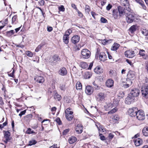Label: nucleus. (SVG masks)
Wrapping results in <instances>:
<instances>
[{
	"label": "nucleus",
	"instance_id": "3c124183",
	"mask_svg": "<svg viewBox=\"0 0 148 148\" xmlns=\"http://www.w3.org/2000/svg\"><path fill=\"white\" fill-rule=\"evenodd\" d=\"M145 52V51L143 49L140 50L139 51L140 55L142 56H145V55L144 53Z\"/></svg>",
	"mask_w": 148,
	"mask_h": 148
},
{
	"label": "nucleus",
	"instance_id": "7c9ffc66",
	"mask_svg": "<svg viewBox=\"0 0 148 148\" xmlns=\"http://www.w3.org/2000/svg\"><path fill=\"white\" fill-rule=\"evenodd\" d=\"M26 133L28 134H35L37 133L36 132H34V131L30 128H28L26 131Z\"/></svg>",
	"mask_w": 148,
	"mask_h": 148
},
{
	"label": "nucleus",
	"instance_id": "0e129e2a",
	"mask_svg": "<svg viewBox=\"0 0 148 148\" xmlns=\"http://www.w3.org/2000/svg\"><path fill=\"white\" fill-rule=\"evenodd\" d=\"M71 6L74 9L76 10H78L76 6V5L74 4H73V3L72 4H71Z\"/></svg>",
	"mask_w": 148,
	"mask_h": 148
},
{
	"label": "nucleus",
	"instance_id": "bf43d9fd",
	"mask_svg": "<svg viewBox=\"0 0 148 148\" xmlns=\"http://www.w3.org/2000/svg\"><path fill=\"white\" fill-rule=\"evenodd\" d=\"M69 131V129H66L64 130L63 132V135H66L67 133Z\"/></svg>",
	"mask_w": 148,
	"mask_h": 148
},
{
	"label": "nucleus",
	"instance_id": "4c0bfd02",
	"mask_svg": "<svg viewBox=\"0 0 148 148\" xmlns=\"http://www.w3.org/2000/svg\"><path fill=\"white\" fill-rule=\"evenodd\" d=\"M14 30H12L7 32L6 33V35L7 36L10 37L12 35L14 34Z\"/></svg>",
	"mask_w": 148,
	"mask_h": 148
},
{
	"label": "nucleus",
	"instance_id": "393cba45",
	"mask_svg": "<svg viewBox=\"0 0 148 148\" xmlns=\"http://www.w3.org/2000/svg\"><path fill=\"white\" fill-rule=\"evenodd\" d=\"M69 36L68 35L66 34H65L63 36V40L64 42L65 43L67 44L69 42Z\"/></svg>",
	"mask_w": 148,
	"mask_h": 148
},
{
	"label": "nucleus",
	"instance_id": "473e14b6",
	"mask_svg": "<svg viewBox=\"0 0 148 148\" xmlns=\"http://www.w3.org/2000/svg\"><path fill=\"white\" fill-rule=\"evenodd\" d=\"M117 96L119 98V99L122 98L124 97V93L123 91H119L117 94Z\"/></svg>",
	"mask_w": 148,
	"mask_h": 148
},
{
	"label": "nucleus",
	"instance_id": "4468645a",
	"mask_svg": "<svg viewBox=\"0 0 148 148\" xmlns=\"http://www.w3.org/2000/svg\"><path fill=\"white\" fill-rule=\"evenodd\" d=\"M99 59L102 61H105L107 59V55L104 52H101L99 55Z\"/></svg>",
	"mask_w": 148,
	"mask_h": 148
},
{
	"label": "nucleus",
	"instance_id": "a211bd4d",
	"mask_svg": "<svg viewBox=\"0 0 148 148\" xmlns=\"http://www.w3.org/2000/svg\"><path fill=\"white\" fill-rule=\"evenodd\" d=\"M59 59H60L58 58V56L57 55H54L52 58H50L49 62L51 63H56L57 61L59 60Z\"/></svg>",
	"mask_w": 148,
	"mask_h": 148
},
{
	"label": "nucleus",
	"instance_id": "09e8293b",
	"mask_svg": "<svg viewBox=\"0 0 148 148\" xmlns=\"http://www.w3.org/2000/svg\"><path fill=\"white\" fill-rule=\"evenodd\" d=\"M56 121L57 122V123L58 124V125H60L62 124L61 121L59 118H57L56 119Z\"/></svg>",
	"mask_w": 148,
	"mask_h": 148
},
{
	"label": "nucleus",
	"instance_id": "aec40b11",
	"mask_svg": "<svg viewBox=\"0 0 148 148\" xmlns=\"http://www.w3.org/2000/svg\"><path fill=\"white\" fill-rule=\"evenodd\" d=\"M114 82L111 79H109L106 82V85L108 87H111L113 86Z\"/></svg>",
	"mask_w": 148,
	"mask_h": 148
},
{
	"label": "nucleus",
	"instance_id": "f257e3e1",
	"mask_svg": "<svg viewBox=\"0 0 148 148\" xmlns=\"http://www.w3.org/2000/svg\"><path fill=\"white\" fill-rule=\"evenodd\" d=\"M127 14H126L125 16L127 22L129 23L133 22L134 20L135 14L129 10L128 11Z\"/></svg>",
	"mask_w": 148,
	"mask_h": 148
},
{
	"label": "nucleus",
	"instance_id": "37998d69",
	"mask_svg": "<svg viewBox=\"0 0 148 148\" xmlns=\"http://www.w3.org/2000/svg\"><path fill=\"white\" fill-rule=\"evenodd\" d=\"M132 83V79L130 78H127L126 80V83L128 84L130 86H131Z\"/></svg>",
	"mask_w": 148,
	"mask_h": 148
},
{
	"label": "nucleus",
	"instance_id": "c85d7f7f",
	"mask_svg": "<svg viewBox=\"0 0 148 148\" xmlns=\"http://www.w3.org/2000/svg\"><path fill=\"white\" fill-rule=\"evenodd\" d=\"M114 107L112 104V103H110L105 105L104 106L105 109L106 110H109L112 107Z\"/></svg>",
	"mask_w": 148,
	"mask_h": 148
},
{
	"label": "nucleus",
	"instance_id": "b1692460",
	"mask_svg": "<svg viewBox=\"0 0 148 148\" xmlns=\"http://www.w3.org/2000/svg\"><path fill=\"white\" fill-rule=\"evenodd\" d=\"M120 46V45L116 43H114L112 46L111 49L113 51H116Z\"/></svg>",
	"mask_w": 148,
	"mask_h": 148
},
{
	"label": "nucleus",
	"instance_id": "412c9836",
	"mask_svg": "<svg viewBox=\"0 0 148 148\" xmlns=\"http://www.w3.org/2000/svg\"><path fill=\"white\" fill-rule=\"evenodd\" d=\"M112 16L115 19L119 18V13L117 10H114L112 11Z\"/></svg>",
	"mask_w": 148,
	"mask_h": 148
},
{
	"label": "nucleus",
	"instance_id": "dca6fc26",
	"mask_svg": "<svg viewBox=\"0 0 148 148\" xmlns=\"http://www.w3.org/2000/svg\"><path fill=\"white\" fill-rule=\"evenodd\" d=\"M135 145L136 146H139L143 144V140L140 138H137L134 140Z\"/></svg>",
	"mask_w": 148,
	"mask_h": 148
},
{
	"label": "nucleus",
	"instance_id": "a18cd8bd",
	"mask_svg": "<svg viewBox=\"0 0 148 148\" xmlns=\"http://www.w3.org/2000/svg\"><path fill=\"white\" fill-rule=\"evenodd\" d=\"M142 32L143 34L145 36H147L148 35V30L146 29H143Z\"/></svg>",
	"mask_w": 148,
	"mask_h": 148
},
{
	"label": "nucleus",
	"instance_id": "0eeeda50",
	"mask_svg": "<svg viewBox=\"0 0 148 148\" xmlns=\"http://www.w3.org/2000/svg\"><path fill=\"white\" fill-rule=\"evenodd\" d=\"M124 54L126 57L129 58H132L136 55L134 51L130 50L126 51Z\"/></svg>",
	"mask_w": 148,
	"mask_h": 148
},
{
	"label": "nucleus",
	"instance_id": "c756f323",
	"mask_svg": "<svg viewBox=\"0 0 148 148\" xmlns=\"http://www.w3.org/2000/svg\"><path fill=\"white\" fill-rule=\"evenodd\" d=\"M91 76L90 73L89 72H85L84 74V77L85 79H89Z\"/></svg>",
	"mask_w": 148,
	"mask_h": 148
},
{
	"label": "nucleus",
	"instance_id": "72a5a7b5",
	"mask_svg": "<svg viewBox=\"0 0 148 148\" xmlns=\"http://www.w3.org/2000/svg\"><path fill=\"white\" fill-rule=\"evenodd\" d=\"M54 98L55 99L59 101L61 99V96L57 93L56 92L54 95Z\"/></svg>",
	"mask_w": 148,
	"mask_h": 148
},
{
	"label": "nucleus",
	"instance_id": "e2e57ef3",
	"mask_svg": "<svg viewBox=\"0 0 148 148\" xmlns=\"http://www.w3.org/2000/svg\"><path fill=\"white\" fill-rule=\"evenodd\" d=\"M114 136V135L112 133H110L109 134V138L110 139H112V138H113Z\"/></svg>",
	"mask_w": 148,
	"mask_h": 148
},
{
	"label": "nucleus",
	"instance_id": "774afa93",
	"mask_svg": "<svg viewBox=\"0 0 148 148\" xmlns=\"http://www.w3.org/2000/svg\"><path fill=\"white\" fill-rule=\"evenodd\" d=\"M57 146V144H54V145L50 147L49 148H59Z\"/></svg>",
	"mask_w": 148,
	"mask_h": 148
},
{
	"label": "nucleus",
	"instance_id": "de8ad7c7",
	"mask_svg": "<svg viewBox=\"0 0 148 148\" xmlns=\"http://www.w3.org/2000/svg\"><path fill=\"white\" fill-rule=\"evenodd\" d=\"M116 108H114L110 111L108 112V114H112L115 112H116Z\"/></svg>",
	"mask_w": 148,
	"mask_h": 148
},
{
	"label": "nucleus",
	"instance_id": "9d476101",
	"mask_svg": "<svg viewBox=\"0 0 148 148\" xmlns=\"http://www.w3.org/2000/svg\"><path fill=\"white\" fill-rule=\"evenodd\" d=\"M96 98L97 101H102L104 100L105 96L103 93H100L96 95Z\"/></svg>",
	"mask_w": 148,
	"mask_h": 148
},
{
	"label": "nucleus",
	"instance_id": "f704fd0d",
	"mask_svg": "<svg viewBox=\"0 0 148 148\" xmlns=\"http://www.w3.org/2000/svg\"><path fill=\"white\" fill-rule=\"evenodd\" d=\"M70 110L71 109L69 108L67 109L65 111V115H70L72 114L73 112L72 111H70Z\"/></svg>",
	"mask_w": 148,
	"mask_h": 148
},
{
	"label": "nucleus",
	"instance_id": "58836bf2",
	"mask_svg": "<svg viewBox=\"0 0 148 148\" xmlns=\"http://www.w3.org/2000/svg\"><path fill=\"white\" fill-rule=\"evenodd\" d=\"M112 39H104L103 40L102 42V43L103 44H106L108 43H110L112 42Z\"/></svg>",
	"mask_w": 148,
	"mask_h": 148
},
{
	"label": "nucleus",
	"instance_id": "4d7b16f0",
	"mask_svg": "<svg viewBox=\"0 0 148 148\" xmlns=\"http://www.w3.org/2000/svg\"><path fill=\"white\" fill-rule=\"evenodd\" d=\"M112 7V5L110 4H109L106 7V9L107 10L109 11L111 8Z\"/></svg>",
	"mask_w": 148,
	"mask_h": 148
},
{
	"label": "nucleus",
	"instance_id": "bb28decb",
	"mask_svg": "<svg viewBox=\"0 0 148 148\" xmlns=\"http://www.w3.org/2000/svg\"><path fill=\"white\" fill-rule=\"evenodd\" d=\"M143 135L145 136H148V127H144L142 130Z\"/></svg>",
	"mask_w": 148,
	"mask_h": 148
},
{
	"label": "nucleus",
	"instance_id": "338daca9",
	"mask_svg": "<svg viewBox=\"0 0 148 148\" xmlns=\"http://www.w3.org/2000/svg\"><path fill=\"white\" fill-rule=\"evenodd\" d=\"M53 30V28L52 27H47V31L49 32H51Z\"/></svg>",
	"mask_w": 148,
	"mask_h": 148
},
{
	"label": "nucleus",
	"instance_id": "8fccbe9b",
	"mask_svg": "<svg viewBox=\"0 0 148 148\" xmlns=\"http://www.w3.org/2000/svg\"><path fill=\"white\" fill-rule=\"evenodd\" d=\"M17 15H15L12 18V23H14L17 20Z\"/></svg>",
	"mask_w": 148,
	"mask_h": 148
},
{
	"label": "nucleus",
	"instance_id": "1a4fd4ad",
	"mask_svg": "<svg viewBox=\"0 0 148 148\" xmlns=\"http://www.w3.org/2000/svg\"><path fill=\"white\" fill-rule=\"evenodd\" d=\"M134 99V98L129 94L128 96L125 99V102L127 104H130L133 101Z\"/></svg>",
	"mask_w": 148,
	"mask_h": 148
},
{
	"label": "nucleus",
	"instance_id": "e433bc0d",
	"mask_svg": "<svg viewBox=\"0 0 148 148\" xmlns=\"http://www.w3.org/2000/svg\"><path fill=\"white\" fill-rule=\"evenodd\" d=\"M37 141L34 140H30L29 142L28 145V146H31L33 145H34L37 143Z\"/></svg>",
	"mask_w": 148,
	"mask_h": 148
},
{
	"label": "nucleus",
	"instance_id": "6e6d98bb",
	"mask_svg": "<svg viewBox=\"0 0 148 148\" xmlns=\"http://www.w3.org/2000/svg\"><path fill=\"white\" fill-rule=\"evenodd\" d=\"M38 3L41 6H42L44 5L45 2L44 0H39Z\"/></svg>",
	"mask_w": 148,
	"mask_h": 148
},
{
	"label": "nucleus",
	"instance_id": "c03bdc74",
	"mask_svg": "<svg viewBox=\"0 0 148 148\" xmlns=\"http://www.w3.org/2000/svg\"><path fill=\"white\" fill-rule=\"evenodd\" d=\"M60 88L61 90H62L64 91L65 90V84L64 83L62 84H60Z\"/></svg>",
	"mask_w": 148,
	"mask_h": 148
},
{
	"label": "nucleus",
	"instance_id": "603ef678",
	"mask_svg": "<svg viewBox=\"0 0 148 148\" xmlns=\"http://www.w3.org/2000/svg\"><path fill=\"white\" fill-rule=\"evenodd\" d=\"M59 10L60 11L64 12L65 10V8L64 7V6L62 5L60 7H59Z\"/></svg>",
	"mask_w": 148,
	"mask_h": 148
},
{
	"label": "nucleus",
	"instance_id": "6e6552de",
	"mask_svg": "<svg viewBox=\"0 0 148 148\" xmlns=\"http://www.w3.org/2000/svg\"><path fill=\"white\" fill-rule=\"evenodd\" d=\"M140 93V91L138 89L134 88L131 90L129 94L134 98V97H137L138 96Z\"/></svg>",
	"mask_w": 148,
	"mask_h": 148
},
{
	"label": "nucleus",
	"instance_id": "c9c22d12",
	"mask_svg": "<svg viewBox=\"0 0 148 148\" xmlns=\"http://www.w3.org/2000/svg\"><path fill=\"white\" fill-rule=\"evenodd\" d=\"M119 100L118 99H115L113 100V103L112 104L113 106L115 107L117 106L118 104Z\"/></svg>",
	"mask_w": 148,
	"mask_h": 148
},
{
	"label": "nucleus",
	"instance_id": "49530a36",
	"mask_svg": "<svg viewBox=\"0 0 148 148\" xmlns=\"http://www.w3.org/2000/svg\"><path fill=\"white\" fill-rule=\"evenodd\" d=\"M76 88L77 89H80L82 88L81 84L79 82H77L76 85Z\"/></svg>",
	"mask_w": 148,
	"mask_h": 148
},
{
	"label": "nucleus",
	"instance_id": "052dcab7",
	"mask_svg": "<svg viewBox=\"0 0 148 148\" xmlns=\"http://www.w3.org/2000/svg\"><path fill=\"white\" fill-rule=\"evenodd\" d=\"M72 30L70 29H69L66 31L65 33V34H68V36H69L70 34L72 33Z\"/></svg>",
	"mask_w": 148,
	"mask_h": 148
},
{
	"label": "nucleus",
	"instance_id": "a878e982",
	"mask_svg": "<svg viewBox=\"0 0 148 148\" xmlns=\"http://www.w3.org/2000/svg\"><path fill=\"white\" fill-rule=\"evenodd\" d=\"M77 140V139L76 137L73 136H72L69 138V142L70 144H72L75 143Z\"/></svg>",
	"mask_w": 148,
	"mask_h": 148
},
{
	"label": "nucleus",
	"instance_id": "5701e85b",
	"mask_svg": "<svg viewBox=\"0 0 148 148\" xmlns=\"http://www.w3.org/2000/svg\"><path fill=\"white\" fill-rule=\"evenodd\" d=\"M137 26L136 25H134L131 26L129 29L131 33H133L135 32Z\"/></svg>",
	"mask_w": 148,
	"mask_h": 148
},
{
	"label": "nucleus",
	"instance_id": "39448f33",
	"mask_svg": "<svg viewBox=\"0 0 148 148\" xmlns=\"http://www.w3.org/2000/svg\"><path fill=\"white\" fill-rule=\"evenodd\" d=\"M141 92L142 96L147 98L148 97V86L143 87L142 88Z\"/></svg>",
	"mask_w": 148,
	"mask_h": 148
},
{
	"label": "nucleus",
	"instance_id": "f8f14e48",
	"mask_svg": "<svg viewBox=\"0 0 148 148\" xmlns=\"http://www.w3.org/2000/svg\"><path fill=\"white\" fill-rule=\"evenodd\" d=\"M79 40L80 37L79 36L77 35L73 36L71 39L72 42L75 44L79 42Z\"/></svg>",
	"mask_w": 148,
	"mask_h": 148
},
{
	"label": "nucleus",
	"instance_id": "f3484780",
	"mask_svg": "<svg viewBox=\"0 0 148 148\" xmlns=\"http://www.w3.org/2000/svg\"><path fill=\"white\" fill-rule=\"evenodd\" d=\"M83 126L80 124H78L77 125L75 131L78 134H80L82 132Z\"/></svg>",
	"mask_w": 148,
	"mask_h": 148
},
{
	"label": "nucleus",
	"instance_id": "cd10ccee",
	"mask_svg": "<svg viewBox=\"0 0 148 148\" xmlns=\"http://www.w3.org/2000/svg\"><path fill=\"white\" fill-rule=\"evenodd\" d=\"M10 132L8 131L5 132V133L4 134V138L5 139H7V140H10Z\"/></svg>",
	"mask_w": 148,
	"mask_h": 148
},
{
	"label": "nucleus",
	"instance_id": "ea45409f",
	"mask_svg": "<svg viewBox=\"0 0 148 148\" xmlns=\"http://www.w3.org/2000/svg\"><path fill=\"white\" fill-rule=\"evenodd\" d=\"M81 66L83 69H85L88 66V65L85 62H82L81 63Z\"/></svg>",
	"mask_w": 148,
	"mask_h": 148
},
{
	"label": "nucleus",
	"instance_id": "ddd939ff",
	"mask_svg": "<svg viewBox=\"0 0 148 148\" xmlns=\"http://www.w3.org/2000/svg\"><path fill=\"white\" fill-rule=\"evenodd\" d=\"M86 93L88 95H91L93 92V89L90 86L86 87L85 90Z\"/></svg>",
	"mask_w": 148,
	"mask_h": 148
},
{
	"label": "nucleus",
	"instance_id": "2f4dec72",
	"mask_svg": "<svg viewBox=\"0 0 148 148\" xmlns=\"http://www.w3.org/2000/svg\"><path fill=\"white\" fill-rule=\"evenodd\" d=\"M45 45V43H42L36 48L35 50V51L36 52H38Z\"/></svg>",
	"mask_w": 148,
	"mask_h": 148
},
{
	"label": "nucleus",
	"instance_id": "20e7f679",
	"mask_svg": "<svg viewBox=\"0 0 148 148\" xmlns=\"http://www.w3.org/2000/svg\"><path fill=\"white\" fill-rule=\"evenodd\" d=\"M136 116L137 118L139 120H144L145 116L144 111L142 110H138Z\"/></svg>",
	"mask_w": 148,
	"mask_h": 148
},
{
	"label": "nucleus",
	"instance_id": "4be33fe9",
	"mask_svg": "<svg viewBox=\"0 0 148 148\" xmlns=\"http://www.w3.org/2000/svg\"><path fill=\"white\" fill-rule=\"evenodd\" d=\"M127 78L131 79H133L134 77V72L132 71H130L128 72L127 75Z\"/></svg>",
	"mask_w": 148,
	"mask_h": 148
},
{
	"label": "nucleus",
	"instance_id": "79ce46f5",
	"mask_svg": "<svg viewBox=\"0 0 148 148\" xmlns=\"http://www.w3.org/2000/svg\"><path fill=\"white\" fill-rule=\"evenodd\" d=\"M66 117L67 120L69 121H71L73 118V116L72 114L70 115H65Z\"/></svg>",
	"mask_w": 148,
	"mask_h": 148
},
{
	"label": "nucleus",
	"instance_id": "423d86ee",
	"mask_svg": "<svg viewBox=\"0 0 148 148\" xmlns=\"http://www.w3.org/2000/svg\"><path fill=\"white\" fill-rule=\"evenodd\" d=\"M138 110L137 108L134 107L130 108L128 110V112L130 116H135L137 115Z\"/></svg>",
	"mask_w": 148,
	"mask_h": 148
},
{
	"label": "nucleus",
	"instance_id": "9b49d317",
	"mask_svg": "<svg viewBox=\"0 0 148 148\" xmlns=\"http://www.w3.org/2000/svg\"><path fill=\"white\" fill-rule=\"evenodd\" d=\"M58 73L61 75L64 76L67 74V72L66 69L65 67H63L60 69Z\"/></svg>",
	"mask_w": 148,
	"mask_h": 148
},
{
	"label": "nucleus",
	"instance_id": "864d4df0",
	"mask_svg": "<svg viewBox=\"0 0 148 148\" xmlns=\"http://www.w3.org/2000/svg\"><path fill=\"white\" fill-rule=\"evenodd\" d=\"M85 11L87 12H88L90 11V7L88 5H86L85 6Z\"/></svg>",
	"mask_w": 148,
	"mask_h": 148
},
{
	"label": "nucleus",
	"instance_id": "69168bd1",
	"mask_svg": "<svg viewBox=\"0 0 148 148\" xmlns=\"http://www.w3.org/2000/svg\"><path fill=\"white\" fill-rule=\"evenodd\" d=\"M77 12H78V14L79 15V16L80 17H82V16H83V14H82V13L80 12V11H79L78 10H77Z\"/></svg>",
	"mask_w": 148,
	"mask_h": 148
},
{
	"label": "nucleus",
	"instance_id": "a19ab883",
	"mask_svg": "<svg viewBox=\"0 0 148 148\" xmlns=\"http://www.w3.org/2000/svg\"><path fill=\"white\" fill-rule=\"evenodd\" d=\"M25 54L27 56L29 57H32L33 56V53L32 52L29 51H26Z\"/></svg>",
	"mask_w": 148,
	"mask_h": 148
},
{
	"label": "nucleus",
	"instance_id": "13d9d810",
	"mask_svg": "<svg viewBox=\"0 0 148 148\" xmlns=\"http://www.w3.org/2000/svg\"><path fill=\"white\" fill-rule=\"evenodd\" d=\"M26 112V110H25L22 111L19 114V115L21 117L23 115L25 114Z\"/></svg>",
	"mask_w": 148,
	"mask_h": 148
},
{
	"label": "nucleus",
	"instance_id": "6ab92c4d",
	"mask_svg": "<svg viewBox=\"0 0 148 148\" xmlns=\"http://www.w3.org/2000/svg\"><path fill=\"white\" fill-rule=\"evenodd\" d=\"M94 71L96 73L100 74L103 73V69L100 66H98L94 69Z\"/></svg>",
	"mask_w": 148,
	"mask_h": 148
},
{
	"label": "nucleus",
	"instance_id": "2eb2a0df",
	"mask_svg": "<svg viewBox=\"0 0 148 148\" xmlns=\"http://www.w3.org/2000/svg\"><path fill=\"white\" fill-rule=\"evenodd\" d=\"M34 80L37 82L41 83L44 82L45 80L43 77L37 76L34 78Z\"/></svg>",
	"mask_w": 148,
	"mask_h": 148
},
{
	"label": "nucleus",
	"instance_id": "5fc2aeb1",
	"mask_svg": "<svg viewBox=\"0 0 148 148\" xmlns=\"http://www.w3.org/2000/svg\"><path fill=\"white\" fill-rule=\"evenodd\" d=\"M101 22L102 23H106L107 21V20L103 17H101Z\"/></svg>",
	"mask_w": 148,
	"mask_h": 148
},
{
	"label": "nucleus",
	"instance_id": "7ed1b4c3",
	"mask_svg": "<svg viewBox=\"0 0 148 148\" xmlns=\"http://www.w3.org/2000/svg\"><path fill=\"white\" fill-rule=\"evenodd\" d=\"M82 57L84 59H87L90 55V52L87 49H84L81 51Z\"/></svg>",
	"mask_w": 148,
	"mask_h": 148
},
{
	"label": "nucleus",
	"instance_id": "680f3d73",
	"mask_svg": "<svg viewBox=\"0 0 148 148\" xmlns=\"http://www.w3.org/2000/svg\"><path fill=\"white\" fill-rule=\"evenodd\" d=\"M99 136H100V139L103 140L105 139V138L104 136L102 135V134H100Z\"/></svg>",
	"mask_w": 148,
	"mask_h": 148
},
{
	"label": "nucleus",
	"instance_id": "f03ea898",
	"mask_svg": "<svg viewBox=\"0 0 148 148\" xmlns=\"http://www.w3.org/2000/svg\"><path fill=\"white\" fill-rule=\"evenodd\" d=\"M117 9L120 18L123 17L124 15L125 16L128 11V10L125 9L124 8L120 6L118 7Z\"/></svg>",
	"mask_w": 148,
	"mask_h": 148
}]
</instances>
